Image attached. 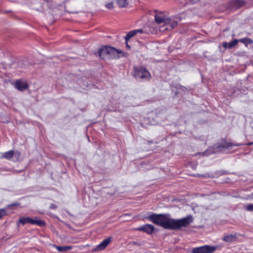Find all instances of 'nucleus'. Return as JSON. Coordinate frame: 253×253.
Listing matches in <instances>:
<instances>
[{
    "instance_id": "obj_1",
    "label": "nucleus",
    "mask_w": 253,
    "mask_h": 253,
    "mask_svg": "<svg viewBox=\"0 0 253 253\" xmlns=\"http://www.w3.org/2000/svg\"><path fill=\"white\" fill-rule=\"evenodd\" d=\"M154 224L165 229L178 230L186 227L193 222L191 215L179 219L170 218L168 215L152 214L148 217Z\"/></svg>"
},
{
    "instance_id": "obj_2",
    "label": "nucleus",
    "mask_w": 253,
    "mask_h": 253,
    "mask_svg": "<svg viewBox=\"0 0 253 253\" xmlns=\"http://www.w3.org/2000/svg\"><path fill=\"white\" fill-rule=\"evenodd\" d=\"M155 20L157 24L161 25L160 27V30L161 32L171 30L177 25L176 20L173 18H168L162 12L155 14Z\"/></svg>"
},
{
    "instance_id": "obj_3",
    "label": "nucleus",
    "mask_w": 253,
    "mask_h": 253,
    "mask_svg": "<svg viewBox=\"0 0 253 253\" xmlns=\"http://www.w3.org/2000/svg\"><path fill=\"white\" fill-rule=\"evenodd\" d=\"M123 52L111 46H105L100 48L98 50L99 57L102 59L115 58L117 59L120 57V54Z\"/></svg>"
},
{
    "instance_id": "obj_4",
    "label": "nucleus",
    "mask_w": 253,
    "mask_h": 253,
    "mask_svg": "<svg viewBox=\"0 0 253 253\" xmlns=\"http://www.w3.org/2000/svg\"><path fill=\"white\" fill-rule=\"evenodd\" d=\"M134 77L135 78L148 80L151 76L149 72L143 67L135 68L134 69Z\"/></svg>"
},
{
    "instance_id": "obj_5",
    "label": "nucleus",
    "mask_w": 253,
    "mask_h": 253,
    "mask_svg": "<svg viewBox=\"0 0 253 253\" xmlns=\"http://www.w3.org/2000/svg\"><path fill=\"white\" fill-rule=\"evenodd\" d=\"M152 31L149 29V27H144L142 29L133 30L129 31L125 37L126 42H127L130 39L136 36L137 34H149Z\"/></svg>"
},
{
    "instance_id": "obj_6",
    "label": "nucleus",
    "mask_w": 253,
    "mask_h": 253,
    "mask_svg": "<svg viewBox=\"0 0 253 253\" xmlns=\"http://www.w3.org/2000/svg\"><path fill=\"white\" fill-rule=\"evenodd\" d=\"M217 248L216 246L204 245L193 248L191 253H213Z\"/></svg>"
},
{
    "instance_id": "obj_7",
    "label": "nucleus",
    "mask_w": 253,
    "mask_h": 253,
    "mask_svg": "<svg viewBox=\"0 0 253 253\" xmlns=\"http://www.w3.org/2000/svg\"><path fill=\"white\" fill-rule=\"evenodd\" d=\"M111 241V238L109 237L108 238L105 239L100 244L97 245L95 248L92 249L93 252H100L104 250L108 245L110 243Z\"/></svg>"
},
{
    "instance_id": "obj_8",
    "label": "nucleus",
    "mask_w": 253,
    "mask_h": 253,
    "mask_svg": "<svg viewBox=\"0 0 253 253\" xmlns=\"http://www.w3.org/2000/svg\"><path fill=\"white\" fill-rule=\"evenodd\" d=\"M154 226L151 224H145L142 226L139 227L137 229L138 231H144L149 234H152L154 230Z\"/></svg>"
},
{
    "instance_id": "obj_9",
    "label": "nucleus",
    "mask_w": 253,
    "mask_h": 253,
    "mask_svg": "<svg viewBox=\"0 0 253 253\" xmlns=\"http://www.w3.org/2000/svg\"><path fill=\"white\" fill-rule=\"evenodd\" d=\"M239 145H240V144H233L230 142L223 141L218 146H217V148L219 149V151H220V148H227L230 149L232 147H233L234 146H237Z\"/></svg>"
},
{
    "instance_id": "obj_10",
    "label": "nucleus",
    "mask_w": 253,
    "mask_h": 253,
    "mask_svg": "<svg viewBox=\"0 0 253 253\" xmlns=\"http://www.w3.org/2000/svg\"><path fill=\"white\" fill-rule=\"evenodd\" d=\"M15 87L19 90H23L28 87L27 84L21 81H17L15 84Z\"/></svg>"
},
{
    "instance_id": "obj_11",
    "label": "nucleus",
    "mask_w": 253,
    "mask_h": 253,
    "mask_svg": "<svg viewBox=\"0 0 253 253\" xmlns=\"http://www.w3.org/2000/svg\"><path fill=\"white\" fill-rule=\"evenodd\" d=\"M237 237L236 234H230L224 236L223 240L227 243H231L237 240Z\"/></svg>"
},
{
    "instance_id": "obj_12",
    "label": "nucleus",
    "mask_w": 253,
    "mask_h": 253,
    "mask_svg": "<svg viewBox=\"0 0 253 253\" xmlns=\"http://www.w3.org/2000/svg\"><path fill=\"white\" fill-rule=\"evenodd\" d=\"M239 42L238 40H234L233 41L227 42H224L222 43V45L225 48H232V47L235 46L236 45H237L238 43Z\"/></svg>"
},
{
    "instance_id": "obj_13",
    "label": "nucleus",
    "mask_w": 253,
    "mask_h": 253,
    "mask_svg": "<svg viewBox=\"0 0 253 253\" xmlns=\"http://www.w3.org/2000/svg\"><path fill=\"white\" fill-rule=\"evenodd\" d=\"M30 223L32 224H36L41 226H43L45 225V223L44 221L43 220L38 219L36 217L35 219H31Z\"/></svg>"
},
{
    "instance_id": "obj_14",
    "label": "nucleus",
    "mask_w": 253,
    "mask_h": 253,
    "mask_svg": "<svg viewBox=\"0 0 253 253\" xmlns=\"http://www.w3.org/2000/svg\"><path fill=\"white\" fill-rule=\"evenodd\" d=\"M239 42L244 43L246 46L248 44H252L253 43V40L249 38H245L238 40Z\"/></svg>"
},
{
    "instance_id": "obj_15",
    "label": "nucleus",
    "mask_w": 253,
    "mask_h": 253,
    "mask_svg": "<svg viewBox=\"0 0 253 253\" xmlns=\"http://www.w3.org/2000/svg\"><path fill=\"white\" fill-rule=\"evenodd\" d=\"M14 154V152L13 151H9L2 153L1 154V158L9 160L13 156Z\"/></svg>"
},
{
    "instance_id": "obj_16",
    "label": "nucleus",
    "mask_w": 253,
    "mask_h": 253,
    "mask_svg": "<svg viewBox=\"0 0 253 253\" xmlns=\"http://www.w3.org/2000/svg\"><path fill=\"white\" fill-rule=\"evenodd\" d=\"M116 4L119 7H126L128 6L129 3L128 1H115Z\"/></svg>"
},
{
    "instance_id": "obj_17",
    "label": "nucleus",
    "mask_w": 253,
    "mask_h": 253,
    "mask_svg": "<svg viewBox=\"0 0 253 253\" xmlns=\"http://www.w3.org/2000/svg\"><path fill=\"white\" fill-rule=\"evenodd\" d=\"M31 219V218L29 217H22L19 219L18 222L22 225H24L26 223H30Z\"/></svg>"
},
{
    "instance_id": "obj_18",
    "label": "nucleus",
    "mask_w": 253,
    "mask_h": 253,
    "mask_svg": "<svg viewBox=\"0 0 253 253\" xmlns=\"http://www.w3.org/2000/svg\"><path fill=\"white\" fill-rule=\"evenodd\" d=\"M59 252H65L72 249L71 246H55Z\"/></svg>"
},
{
    "instance_id": "obj_19",
    "label": "nucleus",
    "mask_w": 253,
    "mask_h": 253,
    "mask_svg": "<svg viewBox=\"0 0 253 253\" xmlns=\"http://www.w3.org/2000/svg\"><path fill=\"white\" fill-rule=\"evenodd\" d=\"M105 5L106 7L109 9H111L117 6V4H116V2H115V1H108L106 3H105Z\"/></svg>"
},
{
    "instance_id": "obj_20",
    "label": "nucleus",
    "mask_w": 253,
    "mask_h": 253,
    "mask_svg": "<svg viewBox=\"0 0 253 253\" xmlns=\"http://www.w3.org/2000/svg\"><path fill=\"white\" fill-rule=\"evenodd\" d=\"M232 4L235 5V8H238L245 4V1H231Z\"/></svg>"
},
{
    "instance_id": "obj_21",
    "label": "nucleus",
    "mask_w": 253,
    "mask_h": 253,
    "mask_svg": "<svg viewBox=\"0 0 253 253\" xmlns=\"http://www.w3.org/2000/svg\"><path fill=\"white\" fill-rule=\"evenodd\" d=\"M129 244L132 245L138 246V247H140L143 245V243L142 242H140V241H132V242H130Z\"/></svg>"
},
{
    "instance_id": "obj_22",
    "label": "nucleus",
    "mask_w": 253,
    "mask_h": 253,
    "mask_svg": "<svg viewBox=\"0 0 253 253\" xmlns=\"http://www.w3.org/2000/svg\"><path fill=\"white\" fill-rule=\"evenodd\" d=\"M6 214V212L4 209H0V219L2 218Z\"/></svg>"
},
{
    "instance_id": "obj_23",
    "label": "nucleus",
    "mask_w": 253,
    "mask_h": 253,
    "mask_svg": "<svg viewBox=\"0 0 253 253\" xmlns=\"http://www.w3.org/2000/svg\"><path fill=\"white\" fill-rule=\"evenodd\" d=\"M246 210L249 211H253V204H249L246 207Z\"/></svg>"
},
{
    "instance_id": "obj_24",
    "label": "nucleus",
    "mask_w": 253,
    "mask_h": 253,
    "mask_svg": "<svg viewBox=\"0 0 253 253\" xmlns=\"http://www.w3.org/2000/svg\"><path fill=\"white\" fill-rule=\"evenodd\" d=\"M50 208L52 209H55L57 208V206L54 204H51Z\"/></svg>"
},
{
    "instance_id": "obj_25",
    "label": "nucleus",
    "mask_w": 253,
    "mask_h": 253,
    "mask_svg": "<svg viewBox=\"0 0 253 253\" xmlns=\"http://www.w3.org/2000/svg\"><path fill=\"white\" fill-rule=\"evenodd\" d=\"M126 46L128 49L130 48V46L127 44V42H126Z\"/></svg>"
},
{
    "instance_id": "obj_26",
    "label": "nucleus",
    "mask_w": 253,
    "mask_h": 253,
    "mask_svg": "<svg viewBox=\"0 0 253 253\" xmlns=\"http://www.w3.org/2000/svg\"><path fill=\"white\" fill-rule=\"evenodd\" d=\"M49 1H46V3H48V2H49Z\"/></svg>"
}]
</instances>
